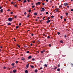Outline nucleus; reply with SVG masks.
I'll return each mask as SVG.
<instances>
[{"label":"nucleus","mask_w":73,"mask_h":73,"mask_svg":"<svg viewBox=\"0 0 73 73\" xmlns=\"http://www.w3.org/2000/svg\"><path fill=\"white\" fill-rule=\"evenodd\" d=\"M8 20L9 21H12L13 20V19L12 18H9L8 19Z\"/></svg>","instance_id":"f257e3e1"},{"label":"nucleus","mask_w":73,"mask_h":73,"mask_svg":"<svg viewBox=\"0 0 73 73\" xmlns=\"http://www.w3.org/2000/svg\"><path fill=\"white\" fill-rule=\"evenodd\" d=\"M41 4L40 2H38L37 3H36V6H37L38 5H40Z\"/></svg>","instance_id":"f03ea898"},{"label":"nucleus","mask_w":73,"mask_h":73,"mask_svg":"<svg viewBox=\"0 0 73 73\" xmlns=\"http://www.w3.org/2000/svg\"><path fill=\"white\" fill-rule=\"evenodd\" d=\"M29 68V64H27L26 66L25 67L26 69H28Z\"/></svg>","instance_id":"7ed1b4c3"},{"label":"nucleus","mask_w":73,"mask_h":73,"mask_svg":"<svg viewBox=\"0 0 73 73\" xmlns=\"http://www.w3.org/2000/svg\"><path fill=\"white\" fill-rule=\"evenodd\" d=\"M64 6H66L68 5V3H64Z\"/></svg>","instance_id":"20e7f679"},{"label":"nucleus","mask_w":73,"mask_h":73,"mask_svg":"<svg viewBox=\"0 0 73 73\" xmlns=\"http://www.w3.org/2000/svg\"><path fill=\"white\" fill-rule=\"evenodd\" d=\"M16 71H17L16 70H13V73H16Z\"/></svg>","instance_id":"39448f33"},{"label":"nucleus","mask_w":73,"mask_h":73,"mask_svg":"<svg viewBox=\"0 0 73 73\" xmlns=\"http://www.w3.org/2000/svg\"><path fill=\"white\" fill-rule=\"evenodd\" d=\"M45 52V50H43V51H42L41 52V53H44V52Z\"/></svg>","instance_id":"423d86ee"},{"label":"nucleus","mask_w":73,"mask_h":73,"mask_svg":"<svg viewBox=\"0 0 73 73\" xmlns=\"http://www.w3.org/2000/svg\"><path fill=\"white\" fill-rule=\"evenodd\" d=\"M32 58V56H29L28 57V59H31V58Z\"/></svg>","instance_id":"0eeeda50"},{"label":"nucleus","mask_w":73,"mask_h":73,"mask_svg":"<svg viewBox=\"0 0 73 73\" xmlns=\"http://www.w3.org/2000/svg\"><path fill=\"white\" fill-rule=\"evenodd\" d=\"M50 22V20H48V21H46V23H49Z\"/></svg>","instance_id":"6e6552de"},{"label":"nucleus","mask_w":73,"mask_h":73,"mask_svg":"<svg viewBox=\"0 0 73 73\" xmlns=\"http://www.w3.org/2000/svg\"><path fill=\"white\" fill-rule=\"evenodd\" d=\"M25 73H28V70H26L25 71Z\"/></svg>","instance_id":"1a4fd4ad"},{"label":"nucleus","mask_w":73,"mask_h":73,"mask_svg":"<svg viewBox=\"0 0 73 73\" xmlns=\"http://www.w3.org/2000/svg\"><path fill=\"white\" fill-rule=\"evenodd\" d=\"M7 25H11V23H7Z\"/></svg>","instance_id":"9d476101"},{"label":"nucleus","mask_w":73,"mask_h":73,"mask_svg":"<svg viewBox=\"0 0 73 73\" xmlns=\"http://www.w3.org/2000/svg\"><path fill=\"white\" fill-rule=\"evenodd\" d=\"M21 60H25V58H24L23 57L22 58Z\"/></svg>","instance_id":"9b49d317"},{"label":"nucleus","mask_w":73,"mask_h":73,"mask_svg":"<svg viewBox=\"0 0 73 73\" xmlns=\"http://www.w3.org/2000/svg\"><path fill=\"white\" fill-rule=\"evenodd\" d=\"M35 73H37V70L36 69L35 70Z\"/></svg>","instance_id":"f8f14e48"},{"label":"nucleus","mask_w":73,"mask_h":73,"mask_svg":"<svg viewBox=\"0 0 73 73\" xmlns=\"http://www.w3.org/2000/svg\"><path fill=\"white\" fill-rule=\"evenodd\" d=\"M34 15H35V16H36V15H37V13H34Z\"/></svg>","instance_id":"ddd939ff"},{"label":"nucleus","mask_w":73,"mask_h":73,"mask_svg":"<svg viewBox=\"0 0 73 73\" xmlns=\"http://www.w3.org/2000/svg\"><path fill=\"white\" fill-rule=\"evenodd\" d=\"M30 66L31 68H34V66H33L31 65Z\"/></svg>","instance_id":"4468645a"},{"label":"nucleus","mask_w":73,"mask_h":73,"mask_svg":"<svg viewBox=\"0 0 73 73\" xmlns=\"http://www.w3.org/2000/svg\"><path fill=\"white\" fill-rule=\"evenodd\" d=\"M60 42H61V43H62V44H63L64 43V42L62 40H61L60 41Z\"/></svg>","instance_id":"2eb2a0df"},{"label":"nucleus","mask_w":73,"mask_h":73,"mask_svg":"<svg viewBox=\"0 0 73 73\" xmlns=\"http://www.w3.org/2000/svg\"><path fill=\"white\" fill-rule=\"evenodd\" d=\"M26 2H27V1L26 0H24L23 3H26Z\"/></svg>","instance_id":"dca6fc26"},{"label":"nucleus","mask_w":73,"mask_h":73,"mask_svg":"<svg viewBox=\"0 0 73 73\" xmlns=\"http://www.w3.org/2000/svg\"><path fill=\"white\" fill-rule=\"evenodd\" d=\"M16 45L18 47H19V48H20V46L19 45V44H17Z\"/></svg>","instance_id":"f3484780"},{"label":"nucleus","mask_w":73,"mask_h":73,"mask_svg":"<svg viewBox=\"0 0 73 73\" xmlns=\"http://www.w3.org/2000/svg\"><path fill=\"white\" fill-rule=\"evenodd\" d=\"M57 71H58V72H59L60 71V68H58L57 69Z\"/></svg>","instance_id":"a211bd4d"},{"label":"nucleus","mask_w":73,"mask_h":73,"mask_svg":"<svg viewBox=\"0 0 73 73\" xmlns=\"http://www.w3.org/2000/svg\"><path fill=\"white\" fill-rule=\"evenodd\" d=\"M42 10H43V11H45V9H44V8L43 7L42 8Z\"/></svg>","instance_id":"6ab92c4d"},{"label":"nucleus","mask_w":73,"mask_h":73,"mask_svg":"<svg viewBox=\"0 0 73 73\" xmlns=\"http://www.w3.org/2000/svg\"><path fill=\"white\" fill-rule=\"evenodd\" d=\"M44 66H45V67H47V66H48L46 64L44 65Z\"/></svg>","instance_id":"aec40b11"},{"label":"nucleus","mask_w":73,"mask_h":73,"mask_svg":"<svg viewBox=\"0 0 73 73\" xmlns=\"http://www.w3.org/2000/svg\"><path fill=\"white\" fill-rule=\"evenodd\" d=\"M66 16H68V13H66Z\"/></svg>","instance_id":"412c9836"},{"label":"nucleus","mask_w":73,"mask_h":73,"mask_svg":"<svg viewBox=\"0 0 73 73\" xmlns=\"http://www.w3.org/2000/svg\"><path fill=\"white\" fill-rule=\"evenodd\" d=\"M64 37H65V38H66V37H67V36L64 35Z\"/></svg>","instance_id":"4be33fe9"},{"label":"nucleus","mask_w":73,"mask_h":73,"mask_svg":"<svg viewBox=\"0 0 73 73\" xmlns=\"http://www.w3.org/2000/svg\"><path fill=\"white\" fill-rule=\"evenodd\" d=\"M3 9H1V12L2 13H3Z\"/></svg>","instance_id":"5701e85b"},{"label":"nucleus","mask_w":73,"mask_h":73,"mask_svg":"<svg viewBox=\"0 0 73 73\" xmlns=\"http://www.w3.org/2000/svg\"><path fill=\"white\" fill-rule=\"evenodd\" d=\"M14 18H15V19H16V17H17V16H14Z\"/></svg>","instance_id":"b1692460"},{"label":"nucleus","mask_w":73,"mask_h":73,"mask_svg":"<svg viewBox=\"0 0 73 73\" xmlns=\"http://www.w3.org/2000/svg\"><path fill=\"white\" fill-rule=\"evenodd\" d=\"M29 16H30V15H29L28 14V15L27 16V17L28 18H29Z\"/></svg>","instance_id":"393cba45"},{"label":"nucleus","mask_w":73,"mask_h":73,"mask_svg":"<svg viewBox=\"0 0 73 73\" xmlns=\"http://www.w3.org/2000/svg\"><path fill=\"white\" fill-rule=\"evenodd\" d=\"M57 34H58V35H59L60 34V33L59 32H57Z\"/></svg>","instance_id":"a878e982"},{"label":"nucleus","mask_w":73,"mask_h":73,"mask_svg":"<svg viewBox=\"0 0 73 73\" xmlns=\"http://www.w3.org/2000/svg\"><path fill=\"white\" fill-rule=\"evenodd\" d=\"M16 64H17L18 63V61L17 60H16L15 62Z\"/></svg>","instance_id":"bb28decb"},{"label":"nucleus","mask_w":73,"mask_h":73,"mask_svg":"<svg viewBox=\"0 0 73 73\" xmlns=\"http://www.w3.org/2000/svg\"><path fill=\"white\" fill-rule=\"evenodd\" d=\"M49 19H50V17H48L47 18V19L48 20H49Z\"/></svg>","instance_id":"cd10ccee"},{"label":"nucleus","mask_w":73,"mask_h":73,"mask_svg":"<svg viewBox=\"0 0 73 73\" xmlns=\"http://www.w3.org/2000/svg\"><path fill=\"white\" fill-rule=\"evenodd\" d=\"M34 7H35V5H33L32 7V8H34Z\"/></svg>","instance_id":"c85d7f7f"},{"label":"nucleus","mask_w":73,"mask_h":73,"mask_svg":"<svg viewBox=\"0 0 73 73\" xmlns=\"http://www.w3.org/2000/svg\"><path fill=\"white\" fill-rule=\"evenodd\" d=\"M14 63H12L11 64V65H12V66H14Z\"/></svg>","instance_id":"c756f323"},{"label":"nucleus","mask_w":73,"mask_h":73,"mask_svg":"<svg viewBox=\"0 0 73 73\" xmlns=\"http://www.w3.org/2000/svg\"><path fill=\"white\" fill-rule=\"evenodd\" d=\"M31 12V10H29V12Z\"/></svg>","instance_id":"7c9ffc66"},{"label":"nucleus","mask_w":73,"mask_h":73,"mask_svg":"<svg viewBox=\"0 0 73 73\" xmlns=\"http://www.w3.org/2000/svg\"><path fill=\"white\" fill-rule=\"evenodd\" d=\"M62 17H63L62 16H61V17H60V18L61 19H62Z\"/></svg>","instance_id":"2f4dec72"},{"label":"nucleus","mask_w":73,"mask_h":73,"mask_svg":"<svg viewBox=\"0 0 73 73\" xmlns=\"http://www.w3.org/2000/svg\"><path fill=\"white\" fill-rule=\"evenodd\" d=\"M16 29H18V28H19V26H16Z\"/></svg>","instance_id":"473e14b6"},{"label":"nucleus","mask_w":73,"mask_h":73,"mask_svg":"<svg viewBox=\"0 0 73 73\" xmlns=\"http://www.w3.org/2000/svg\"><path fill=\"white\" fill-rule=\"evenodd\" d=\"M55 11H56V12H57V11H58V10H57L56 9H55Z\"/></svg>","instance_id":"72a5a7b5"},{"label":"nucleus","mask_w":73,"mask_h":73,"mask_svg":"<svg viewBox=\"0 0 73 73\" xmlns=\"http://www.w3.org/2000/svg\"><path fill=\"white\" fill-rule=\"evenodd\" d=\"M47 38H50V36H47Z\"/></svg>","instance_id":"f704fd0d"},{"label":"nucleus","mask_w":73,"mask_h":73,"mask_svg":"<svg viewBox=\"0 0 73 73\" xmlns=\"http://www.w3.org/2000/svg\"><path fill=\"white\" fill-rule=\"evenodd\" d=\"M60 64H59L58 66V67H60Z\"/></svg>","instance_id":"c9c22d12"},{"label":"nucleus","mask_w":73,"mask_h":73,"mask_svg":"<svg viewBox=\"0 0 73 73\" xmlns=\"http://www.w3.org/2000/svg\"><path fill=\"white\" fill-rule=\"evenodd\" d=\"M51 17H52V18H54V16H51Z\"/></svg>","instance_id":"e433bc0d"},{"label":"nucleus","mask_w":73,"mask_h":73,"mask_svg":"<svg viewBox=\"0 0 73 73\" xmlns=\"http://www.w3.org/2000/svg\"><path fill=\"white\" fill-rule=\"evenodd\" d=\"M7 69H8V70H10V68H7Z\"/></svg>","instance_id":"4c0bfd02"},{"label":"nucleus","mask_w":73,"mask_h":73,"mask_svg":"<svg viewBox=\"0 0 73 73\" xmlns=\"http://www.w3.org/2000/svg\"><path fill=\"white\" fill-rule=\"evenodd\" d=\"M57 67H55L54 69H57Z\"/></svg>","instance_id":"58836bf2"},{"label":"nucleus","mask_w":73,"mask_h":73,"mask_svg":"<svg viewBox=\"0 0 73 73\" xmlns=\"http://www.w3.org/2000/svg\"><path fill=\"white\" fill-rule=\"evenodd\" d=\"M42 4L43 5H45V3H42Z\"/></svg>","instance_id":"ea45409f"},{"label":"nucleus","mask_w":73,"mask_h":73,"mask_svg":"<svg viewBox=\"0 0 73 73\" xmlns=\"http://www.w3.org/2000/svg\"><path fill=\"white\" fill-rule=\"evenodd\" d=\"M27 53H29V51H27Z\"/></svg>","instance_id":"a19ab883"},{"label":"nucleus","mask_w":73,"mask_h":73,"mask_svg":"<svg viewBox=\"0 0 73 73\" xmlns=\"http://www.w3.org/2000/svg\"><path fill=\"white\" fill-rule=\"evenodd\" d=\"M24 15H27V13L26 12H25L24 13Z\"/></svg>","instance_id":"79ce46f5"},{"label":"nucleus","mask_w":73,"mask_h":73,"mask_svg":"<svg viewBox=\"0 0 73 73\" xmlns=\"http://www.w3.org/2000/svg\"><path fill=\"white\" fill-rule=\"evenodd\" d=\"M32 60L33 61H35V59H34V58H33V59H32Z\"/></svg>","instance_id":"37998d69"},{"label":"nucleus","mask_w":73,"mask_h":73,"mask_svg":"<svg viewBox=\"0 0 73 73\" xmlns=\"http://www.w3.org/2000/svg\"><path fill=\"white\" fill-rule=\"evenodd\" d=\"M33 43H35V40H33Z\"/></svg>","instance_id":"c03bdc74"},{"label":"nucleus","mask_w":73,"mask_h":73,"mask_svg":"<svg viewBox=\"0 0 73 73\" xmlns=\"http://www.w3.org/2000/svg\"><path fill=\"white\" fill-rule=\"evenodd\" d=\"M7 11H8V12H9V11H10V10L9 9L7 10Z\"/></svg>","instance_id":"a18cd8bd"},{"label":"nucleus","mask_w":73,"mask_h":73,"mask_svg":"<svg viewBox=\"0 0 73 73\" xmlns=\"http://www.w3.org/2000/svg\"><path fill=\"white\" fill-rule=\"evenodd\" d=\"M3 69H6V67H3Z\"/></svg>","instance_id":"49530a36"},{"label":"nucleus","mask_w":73,"mask_h":73,"mask_svg":"<svg viewBox=\"0 0 73 73\" xmlns=\"http://www.w3.org/2000/svg\"><path fill=\"white\" fill-rule=\"evenodd\" d=\"M69 8V6H67V8Z\"/></svg>","instance_id":"de8ad7c7"},{"label":"nucleus","mask_w":73,"mask_h":73,"mask_svg":"<svg viewBox=\"0 0 73 73\" xmlns=\"http://www.w3.org/2000/svg\"><path fill=\"white\" fill-rule=\"evenodd\" d=\"M14 7H17V5H14Z\"/></svg>","instance_id":"09e8293b"},{"label":"nucleus","mask_w":73,"mask_h":73,"mask_svg":"<svg viewBox=\"0 0 73 73\" xmlns=\"http://www.w3.org/2000/svg\"><path fill=\"white\" fill-rule=\"evenodd\" d=\"M46 14H47V15H48V12H46Z\"/></svg>","instance_id":"8fccbe9b"},{"label":"nucleus","mask_w":73,"mask_h":73,"mask_svg":"<svg viewBox=\"0 0 73 73\" xmlns=\"http://www.w3.org/2000/svg\"><path fill=\"white\" fill-rule=\"evenodd\" d=\"M24 47H25V48H27V46L25 45L24 46Z\"/></svg>","instance_id":"3c124183"},{"label":"nucleus","mask_w":73,"mask_h":73,"mask_svg":"<svg viewBox=\"0 0 73 73\" xmlns=\"http://www.w3.org/2000/svg\"><path fill=\"white\" fill-rule=\"evenodd\" d=\"M19 25H20H20H21V23H20L19 24Z\"/></svg>","instance_id":"603ef678"},{"label":"nucleus","mask_w":73,"mask_h":73,"mask_svg":"<svg viewBox=\"0 0 73 73\" xmlns=\"http://www.w3.org/2000/svg\"><path fill=\"white\" fill-rule=\"evenodd\" d=\"M64 21H66V19H64Z\"/></svg>","instance_id":"864d4df0"},{"label":"nucleus","mask_w":73,"mask_h":73,"mask_svg":"<svg viewBox=\"0 0 73 73\" xmlns=\"http://www.w3.org/2000/svg\"><path fill=\"white\" fill-rule=\"evenodd\" d=\"M49 46H50H50H51V44H49Z\"/></svg>","instance_id":"5fc2aeb1"},{"label":"nucleus","mask_w":73,"mask_h":73,"mask_svg":"<svg viewBox=\"0 0 73 73\" xmlns=\"http://www.w3.org/2000/svg\"><path fill=\"white\" fill-rule=\"evenodd\" d=\"M11 4H13V2H11Z\"/></svg>","instance_id":"6e6d98bb"},{"label":"nucleus","mask_w":73,"mask_h":73,"mask_svg":"<svg viewBox=\"0 0 73 73\" xmlns=\"http://www.w3.org/2000/svg\"><path fill=\"white\" fill-rule=\"evenodd\" d=\"M41 12H43V11H43L42 10H40Z\"/></svg>","instance_id":"4d7b16f0"},{"label":"nucleus","mask_w":73,"mask_h":73,"mask_svg":"<svg viewBox=\"0 0 73 73\" xmlns=\"http://www.w3.org/2000/svg\"><path fill=\"white\" fill-rule=\"evenodd\" d=\"M11 14H13V12H11V13H10Z\"/></svg>","instance_id":"13d9d810"},{"label":"nucleus","mask_w":73,"mask_h":73,"mask_svg":"<svg viewBox=\"0 0 73 73\" xmlns=\"http://www.w3.org/2000/svg\"><path fill=\"white\" fill-rule=\"evenodd\" d=\"M42 69V67H40V70Z\"/></svg>","instance_id":"bf43d9fd"},{"label":"nucleus","mask_w":73,"mask_h":73,"mask_svg":"<svg viewBox=\"0 0 73 73\" xmlns=\"http://www.w3.org/2000/svg\"><path fill=\"white\" fill-rule=\"evenodd\" d=\"M33 34H31V36H33Z\"/></svg>","instance_id":"052dcab7"},{"label":"nucleus","mask_w":73,"mask_h":73,"mask_svg":"<svg viewBox=\"0 0 73 73\" xmlns=\"http://www.w3.org/2000/svg\"><path fill=\"white\" fill-rule=\"evenodd\" d=\"M49 61L50 62V61H51V60H50V59H49Z\"/></svg>","instance_id":"680f3d73"},{"label":"nucleus","mask_w":73,"mask_h":73,"mask_svg":"<svg viewBox=\"0 0 73 73\" xmlns=\"http://www.w3.org/2000/svg\"><path fill=\"white\" fill-rule=\"evenodd\" d=\"M71 11H72V12L73 11V9H72L71 10Z\"/></svg>","instance_id":"e2e57ef3"},{"label":"nucleus","mask_w":73,"mask_h":73,"mask_svg":"<svg viewBox=\"0 0 73 73\" xmlns=\"http://www.w3.org/2000/svg\"><path fill=\"white\" fill-rule=\"evenodd\" d=\"M1 8H2V7H1V6H0V9H1Z\"/></svg>","instance_id":"0e129e2a"},{"label":"nucleus","mask_w":73,"mask_h":73,"mask_svg":"<svg viewBox=\"0 0 73 73\" xmlns=\"http://www.w3.org/2000/svg\"><path fill=\"white\" fill-rule=\"evenodd\" d=\"M10 73H13V72H12V71H11L10 72Z\"/></svg>","instance_id":"69168bd1"},{"label":"nucleus","mask_w":73,"mask_h":73,"mask_svg":"<svg viewBox=\"0 0 73 73\" xmlns=\"http://www.w3.org/2000/svg\"><path fill=\"white\" fill-rule=\"evenodd\" d=\"M27 1H28V2L29 3V0H27Z\"/></svg>","instance_id":"338daca9"},{"label":"nucleus","mask_w":73,"mask_h":73,"mask_svg":"<svg viewBox=\"0 0 73 73\" xmlns=\"http://www.w3.org/2000/svg\"><path fill=\"white\" fill-rule=\"evenodd\" d=\"M31 46H32V44L31 43Z\"/></svg>","instance_id":"774afa93"}]
</instances>
